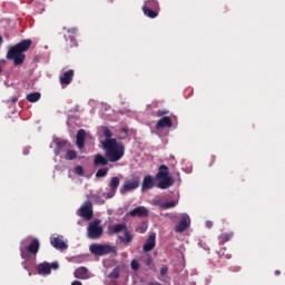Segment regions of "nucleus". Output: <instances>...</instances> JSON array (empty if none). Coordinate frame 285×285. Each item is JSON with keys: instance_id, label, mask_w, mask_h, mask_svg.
<instances>
[{"instance_id": "f257e3e1", "label": "nucleus", "mask_w": 285, "mask_h": 285, "mask_svg": "<svg viewBox=\"0 0 285 285\" xmlns=\"http://www.w3.org/2000/svg\"><path fill=\"white\" fill-rule=\"evenodd\" d=\"M30 46H32L31 39H26L11 46L7 51L6 58L8 61H13V66H23V62L26 61V53L23 52H28Z\"/></svg>"}, {"instance_id": "f03ea898", "label": "nucleus", "mask_w": 285, "mask_h": 285, "mask_svg": "<svg viewBox=\"0 0 285 285\" xmlns=\"http://www.w3.org/2000/svg\"><path fill=\"white\" fill-rule=\"evenodd\" d=\"M102 148L108 161L115 164L120 161L126 155V146L124 142L117 141V139H108L102 142Z\"/></svg>"}, {"instance_id": "7ed1b4c3", "label": "nucleus", "mask_w": 285, "mask_h": 285, "mask_svg": "<svg viewBox=\"0 0 285 285\" xmlns=\"http://www.w3.org/2000/svg\"><path fill=\"white\" fill-rule=\"evenodd\" d=\"M156 178L159 179L158 188H160L161 190H166L175 184V180H173V177H170V170L166 165L159 166Z\"/></svg>"}, {"instance_id": "20e7f679", "label": "nucleus", "mask_w": 285, "mask_h": 285, "mask_svg": "<svg viewBox=\"0 0 285 285\" xmlns=\"http://www.w3.org/2000/svg\"><path fill=\"white\" fill-rule=\"evenodd\" d=\"M39 239L32 238L28 245V239H22L20 243V255L22 259H28L30 255H37L39 253Z\"/></svg>"}, {"instance_id": "39448f33", "label": "nucleus", "mask_w": 285, "mask_h": 285, "mask_svg": "<svg viewBox=\"0 0 285 285\" xmlns=\"http://www.w3.org/2000/svg\"><path fill=\"white\" fill-rule=\"evenodd\" d=\"M89 250L92 255L104 257V255H110V253L117 254V247L106 244H91Z\"/></svg>"}, {"instance_id": "423d86ee", "label": "nucleus", "mask_w": 285, "mask_h": 285, "mask_svg": "<svg viewBox=\"0 0 285 285\" xmlns=\"http://www.w3.org/2000/svg\"><path fill=\"white\" fill-rule=\"evenodd\" d=\"M99 220H94L87 228L89 239H99L104 235V227H101Z\"/></svg>"}, {"instance_id": "0eeeda50", "label": "nucleus", "mask_w": 285, "mask_h": 285, "mask_svg": "<svg viewBox=\"0 0 285 285\" xmlns=\"http://www.w3.org/2000/svg\"><path fill=\"white\" fill-rule=\"evenodd\" d=\"M79 217H82V219H86L87 222H90L92 219V216L95 215V212L92 210V202L87 200L78 210Z\"/></svg>"}, {"instance_id": "6e6552de", "label": "nucleus", "mask_w": 285, "mask_h": 285, "mask_svg": "<svg viewBox=\"0 0 285 285\" xmlns=\"http://www.w3.org/2000/svg\"><path fill=\"white\" fill-rule=\"evenodd\" d=\"M137 188H139V177L136 176L125 181L124 186L120 188V195H126V193L137 190Z\"/></svg>"}, {"instance_id": "1a4fd4ad", "label": "nucleus", "mask_w": 285, "mask_h": 285, "mask_svg": "<svg viewBox=\"0 0 285 285\" xmlns=\"http://www.w3.org/2000/svg\"><path fill=\"white\" fill-rule=\"evenodd\" d=\"M120 183H121V179L119 177L117 176L111 177L109 181L110 191L107 193V199H112V197H115V195L117 194V188H119Z\"/></svg>"}, {"instance_id": "9d476101", "label": "nucleus", "mask_w": 285, "mask_h": 285, "mask_svg": "<svg viewBox=\"0 0 285 285\" xmlns=\"http://www.w3.org/2000/svg\"><path fill=\"white\" fill-rule=\"evenodd\" d=\"M157 235L155 233H151L148 238L146 239L142 250L144 253H150L157 246Z\"/></svg>"}, {"instance_id": "9b49d317", "label": "nucleus", "mask_w": 285, "mask_h": 285, "mask_svg": "<svg viewBox=\"0 0 285 285\" xmlns=\"http://www.w3.org/2000/svg\"><path fill=\"white\" fill-rule=\"evenodd\" d=\"M188 226H190V217L188 215H184L179 223L175 226V232L184 233Z\"/></svg>"}, {"instance_id": "f8f14e48", "label": "nucleus", "mask_w": 285, "mask_h": 285, "mask_svg": "<svg viewBox=\"0 0 285 285\" xmlns=\"http://www.w3.org/2000/svg\"><path fill=\"white\" fill-rule=\"evenodd\" d=\"M73 78H75V70L69 69L68 71H65L62 76H60V83L62 86H70V83H72Z\"/></svg>"}, {"instance_id": "ddd939ff", "label": "nucleus", "mask_w": 285, "mask_h": 285, "mask_svg": "<svg viewBox=\"0 0 285 285\" xmlns=\"http://www.w3.org/2000/svg\"><path fill=\"white\" fill-rule=\"evenodd\" d=\"M50 244L51 246H53V248H57L58 250H63L68 248V245L66 244V242H63V236L52 237L50 239Z\"/></svg>"}, {"instance_id": "4468645a", "label": "nucleus", "mask_w": 285, "mask_h": 285, "mask_svg": "<svg viewBox=\"0 0 285 285\" xmlns=\"http://www.w3.org/2000/svg\"><path fill=\"white\" fill-rule=\"evenodd\" d=\"M76 146H78L79 150H83L86 146V131L85 129H79L76 136Z\"/></svg>"}, {"instance_id": "2eb2a0df", "label": "nucleus", "mask_w": 285, "mask_h": 285, "mask_svg": "<svg viewBox=\"0 0 285 285\" xmlns=\"http://www.w3.org/2000/svg\"><path fill=\"white\" fill-rule=\"evenodd\" d=\"M108 161H110V160H108V157H106V154H105V156L101 154H97L94 157V166L96 168H101L104 166H108Z\"/></svg>"}, {"instance_id": "dca6fc26", "label": "nucleus", "mask_w": 285, "mask_h": 285, "mask_svg": "<svg viewBox=\"0 0 285 285\" xmlns=\"http://www.w3.org/2000/svg\"><path fill=\"white\" fill-rule=\"evenodd\" d=\"M130 217H148V208L138 206L129 212Z\"/></svg>"}, {"instance_id": "f3484780", "label": "nucleus", "mask_w": 285, "mask_h": 285, "mask_svg": "<svg viewBox=\"0 0 285 285\" xmlns=\"http://www.w3.org/2000/svg\"><path fill=\"white\" fill-rule=\"evenodd\" d=\"M73 276L76 279H90V272H88V267H79L75 271Z\"/></svg>"}, {"instance_id": "a211bd4d", "label": "nucleus", "mask_w": 285, "mask_h": 285, "mask_svg": "<svg viewBox=\"0 0 285 285\" xmlns=\"http://www.w3.org/2000/svg\"><path fill=\"white\" fill-rule=\"evenodd\" d=\"M161 128H173V120H170V117L165 116L157 121L156 130H161Z\"/></svg>"}, {"instance_id": "6ab92c4d", "label": "nucleus", "mask_w": 285, "mask_h": 285, "mask_svg": "<svg viewBox=\"0 0 285 285\" xmlns=\"http://www.w3.org/2000/svg\"><path fill=\"white\" fill-rule=\"evenodd\" d=\"M55 144H56L55 155H61V151H63L65 148H68V146H70V142H68V140H61L59 138L55 139Z\"/></svg>"}, {"instance_id": "aec40b11", "label": "nucleus", "mask_w": 285, "mask_h": 285, "mask_svg": "<svg viewBox=\"0 0 285 285\" xmlns=\"http://www.w3.org/2000/svg\"><path fill=\"white\" fill-rule=\"evenodd\" d=\"M150 188H155V179L153 176H145L141 190H150Z\"/></svg>"}, {"instance_id": "412c9836", "label": "nucleus", "mask_w": 285, "mask_h": 285, "mask_svg": "<svg viewBox=\"0 0 285 285\" xmlns=\"http://www.w3.org/2000/svg\"><path fill=\"white\" fill-rule=\"evenodd\" d=\"M118 239H119L122 244H125L126 246H128V244H130V243L132 242L134 236H132V233H131L129 229H127V230L125 232V236H119Z\"/></svg>"}, {"instance_id": "4be33fe9", "label": "nucleus", "mask_w": 285, "mask_h": 285, "mask_svg": "<svg viewBox=\"0 0 285 285\" xmlns=\"http://www.w3.org/2000/svg\"><path fill=\"white\" fill-rule=\"evenodd\" d=\"M37 271L40 275H50V263H41L38 265Z\"/></svg>"}, {"instance_id": "5701e85b", "label": "nucleus", "mask_w": 285, "mask_h": 285, "mask_svg": "<svg viewBox=\"0 0 285 285\" xmlns=\"http://www.w3.org/2000/svg\"><path fill=\"white\" fill-rule=\"evenodd\" d=\"M142 12H144V16L148 17L149 19H157V17L159 16V10L157 9L142 8Z\"/></svg>"}, {"instance_id": "b1692460", "label": "nucleus", "mask_w": 285, "mask_h": 285, "mask_svg": "<svg viewBox=\"0 0 285 285\" xmlns=\"http://www.w3.org/2000/svg\"><path fill=\"white\" fill-rule=\"evenodd\" d=\"M142 8L149 9V10H159V2L157 0H147L145 1V4Z\"/></svg>"}, {"instance_id": "393cba45", "label": "nucleus", "mask_w": 285, "mask_h": 285, "mask_svg": "<svg viewBox=\"0 0 285 285\" xmlns=\"http://www.w3.org/2000/svg\"><path fill=\"white\" fill-rule=\"evenodd\" d=\"M128 230V227L126 226V224H116L112 225L111 227V233H115L116 235L119 233H126Z\"/></svg>"}, {"instance_id": "a878e982", "label": "nucleus", "mask_w": 285, "mask_h": 285, "mask_svg": "<svg viewBox=\"0 0 285 285\" xmlns=\"http://www.w3.org/2000/svg\"><path fill=\"white\" fill-rule=\"evenodd\" d=\"M26 99H27V101H29V104H37V101H39V99H41V94L40 92H31V94L27 95Z\"/></svg>"}, {"instance_id": "bb28decb", "label": "nucleus", "mask_w": 285, "mask_h": 285, "mask_svg": "<svg viewBox=\"0 0 285 285\" xmlns=\"http://www.w3.org/2000/svg\"><path fill=\"white\" fill-rule=\"evenodd\" d=\"M233 239V233H223L218 236L219 244H226V242H230Z\"/></svg>"}, {"instance_id": "cd10ccee", "label": "nucleus", "mask_w": 285, "mask_h": 285, "mask_svg": "<svg viewBox=\"0 0 285 285\" xmlns=\"http://www.w3.org/2000/svg\"><path fill=\"white\" fill-rule=\"evenodd\" d=\"M65 159L67 161H72L75 159H77V151L76 150H72V149H68L67 150V154L65 156Z\"/></svg>"}, {"instance_id": "c85d7f7f", "label": "nucleus", "mask_w": 285, "mask_h": 285, "mask_svg": "<svg viewBox=\"0 0 285 285\" xmlns=\"http://www.w3.org/2000/svg\"><path fill=\"white\" fill-rule=\"evenodd\" d=\"M175 206H177V202L171 200V202L161 204L160 208H163L164 210H168V208H175Z\"/></svg>"}, {"instance_id": "c756f323", "label": "nucleus", "mask_w": 285, "mask_h": 285, "mask_svg": "<svg viewBox=\"0 0 285 285\" xmlns=\"http://www.w3.org/2000/svg\"><path fill=\"white\" fill-rule=\"evenodd\" d=\"M102 132L106 138L105 141H108V139H115L112 138V131L108 127H102Z\"/></svg>"}, {"instance_id": "7c9ffc66", "label": "nucleus", "mask_w": 285, "mask_h": 285, "mask_svg": "<svg viewBox=\"0 0 285 285\" xmlns=\"http://www.w3.org/2000/svg\"><path fill=\"white\" fill-rule=\"evenodd\" d=\"M106 175H108V167L100 168V169H98V171L96 173V177H97V178L106 177Z\"/></svg>"}, {"instance_id": "2f4dec72", "label": "nucleus", "mask_w": 285, "mask_h": 285, "mask_svg": "<svg viewBox=\"0 0 285 285\" xmlns=\"http://www.w3.org/2000/svg\"><path fill=\"white\" fill-rule=\"evenodd\" d=\"M120 132H121V136L118 137L120 141L128 138V127H122L120 129Z\"/></svg>"}, {"instance_id": "473e14b6", "label": "nucleus", "mask_w": 285, "mask_h": 285, "mask_svg": "<svg viewBox=\"0 0 285 285\" xmlns=\"http://www.w3.org/2000/svg\"><path fill=\"white\" fill-rule=\"evenodd\" d=\"M146 230H148V226L146 225V223H142L140 226L136 228V232L140 234L146 233Z\"/></svg>"}, {"instance_id": "72a5a7b5", "label": "nucleus", "mask_w": 285, "mask_h": 285, "mask_svg": "<svg viewBox=\"0 0 285 285\" xmlns=\"http://www.w3.org/2000/svg\"><path fill=\"white\" fill-rule=\"evenodd\" d=\"M68 46L70 48H75L77 46V39L75 38V36H69V43Z\"/></svg>"}, {"instance_id": "f704fd0d", "label": "nucleus", "mask_w": 285, "mask_h": 285, "mask_svg": "<svg viewBox=\"0 0 285 285\" xmlns=\"http://www.w3.org/2000/svg\"><path fill=\"white\" fill-rule=\"evenodd\" d=\"M131 268H132V271H139V261L138 259L131 261Z\"/></svg>"}, {"instance_id": "c9c22d12", "label": "nucleus", "mask_w": 285, "mask_h": 285, "mask_svg": "<svg viewBox=\"0 0 285 285\" xmlns=\"http://www.w3.org/2000/svg\"><path fill=\"white\" fill-rule=\"evenodd\" d=\"M109 277H110L111 279H119V271L114 269V271L109 274Z\"/></svg>"}, {"instance_id": "e433bc0d", "label": "nucleus", "mask_w": 285, "mask_h": 285, "mask_svg": "<svg viewBox=\"0 0 285 285\" xmlns=\"http://www.w3.org/2000/svg\"><path fill=\"white\" fill-rule=\"evenodd\" d=\"M59 268V263H51L49 264V271L52 273V271H57Z\"/></svg>"}, {"instance_id": "4c0bfd02", "label": "nucleus", "mask_w": 285, "mask_h": 285, "mask_svg": "<svg viewBox=\"0 0 285 285\" xmlns=\"http://www.w3.org/2000/svg\"><path fill=\"white\" fill-rule=\"evenodd\" d=\"M156 115L157 117H164L165 115H168V110L159 109Z\"/></svg>"}, {"instance_id": "58836bf2", "label": "nucleus", "mask_w": 285, "mask_h": 285, "mask_svg": "<svg viewBox=\"0 0 285 285\" xmlns=\"http://www.w3.org/2000/svg\"><path fill=\"white\" fill-rule=\"evenodd\" d=\"M75 173H76V175H83V167H81V166H77V167H75Z\"/></svg>"}, {"instance_id": "ea45409f", "label": "nucleus", "mask_w": 285, "mask_h": 285, "mask_svg": "<svg viewBox=\"0 0 285 285\" xmlns=\"http://www.w3.org/2000/svg\"><path fill=\"white\" fill-rule=\"evenodd\" d=\"M167 273H168V267H163V268L160 269V275H161V277L166 276Z\"/></svg>"}, {"instance_id": "a19ab883", "label": "nucleus", "mask_w": 285, "mask_h": 285, "mask_svg": "<svg viewBox=\"0 0 285 285\" xmlns=\"http://www.w3.org/2000/svg\"><path fill=\"white\" fill-rule=\"evenodd\" d=\"M67 32L69 35H75L77 32V28H71V29H68Z\"/></svg>"}, {"instance_id": "79ce46f5", "label": "nucleus", "mask_w": 285, "mask_h": 285, "mask_svg": "<svg viewBox=\"0 0 285 285\" xmlns=\"http://www.w3.org/2000/svg\"><path fill=\"white\" fill-rule=\"evenodd\" d=\"M206 227H207V228H213V222L207 220V222H206Z\"/></svg>"}, {"instance_id": "37998d69", "label": "nucleus", "mask_w": 285, "mask_h": 285, "mask_svg": "<svg viewBox=\"0 0 285 285\" xmlns=\"http://www.w3.org/2000/svg\"><path fill=\"white\" fill-rule=\"evenodd\" d=\"M17 101H19V98L17 96H14L12 99H11V104H17Z\"/></svg>"}, {"instance_id": "c03bdc74", "label": "nucleus", "mask_w": 285, "mask_h": 285, "mask_svg": "<svg viewBox=\"0 0 285 285\" xmlns=\"http://www.w3.org/2000/svg\"><path fill=\"white\" fill-rule=\"evenodd\" d=\"M148 285H161L159 282H149Z\"/></svg>"}, {"instance_id": "a18cd8bd", "label": "nucleus", "mask_w": 285, "mask_h": 285, "mask_svg": "<svg viewBox=\"0 0 285 285\" xmlns=\"http://www.w3.org/2000/svg\"><path fill=\"white\" fill-rule=\"evenodd\" d=\"M71 285H82V284H81V282H79V281H73V282L71 283Z\"/></svg>"}, {"instance_id": "49530a36", "label": "nucleus", "mask_w": 285, "mask_h": 285, "mask_svg": "<svg viewBox=\"0 0 285 285\" xmlns=\"http://www.w3.org/2000/svg\"><path fill=\"white\" fill-rule=\"evenodd\" d=\"M3 43V38L0 36V46Z\"/></svg>"}, {"instance_id": "de8ad7c7", "label": "nucleus", "mask_w": 285, "mask_h": 285, "mask_svg": "<svg viewBox=\"0 0 285 285\" xmlns=\"http://www.w3.org/2000/svg\"><path fill=\"white\" fill-rule=\"evenodd\" d=\"M0 72H3V68H1V66H0Z\"/></svg>"}, {"instance_id": "09e8293b", "label": "nucleus", "mask_w": 285, "mask_h": 285, "mask_svg": "<svg viewBox=\"0 0 285 285\" xmlns=\"http://www.w3.org/2000/svg\"><path fill=\"white\" fill-rule=\"evenodd\" d=\"M1 63L6 62V60H0Z\"/></svg>"}]
</instances>
